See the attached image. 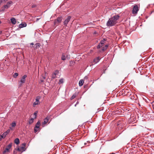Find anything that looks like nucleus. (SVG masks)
<instances>
[{
  "label": "nucleus",
  "mask_w": 154,
  "mask_h": 154,
  "mask_svg": "<svg viewBox=\"0 0 154 154\" xmlns=\"http://www.w3.org/2000/svg\"><path fill=\"white\" fill-rule=\"evenodd\" d=\"M63 78L60 79L59 80L58 84L59 85L63 84Z\"/></svg>",
  "instance_id": "18"
},
{
  "label": "nucleus",
  "mask_w": 154,
  "mask_h": 154,
  "mask_svg": "<svg viewBox=\"0 0 154 154\" xmlns=\"http://www.w3.org/2000/svg\"><path fill=\"white\" fill-rule=\"evenodd\" d=\"M39 129L40 128H36L35 127V128H34V132H37L39 130Z\"/></svg>",
  "instance_id": "28"
},
{
  "label": "nucleus",
  "mask_w": 154,
  "mask_h": 154,
  "mask_svg": "<svg viewBox=\"0 0 154 154\" xmlns=\"http://www.w3.org/2000/svg\"><path fill=\"white\" fill-rule=\"evenodd\" d=\"M39 98H37L36 99V101L35 102H34L33 103V106H34L38 104V102H39Z\"/></svg>",
  "instance_id": "11"
},
{
  "label": "nucleus",
  "mask_w": 154,
  "mask_h": 154,
  "mask_svg": "<svg viewBox=\"0 0 154 154\" xmlns=\"http://www.w3.org/2000/svg\"><path fill=\"white\" fill-rule=\"evenodd\" d=\"M36 6V5H35L33 4L32 5V8H34Z\"/></svg>",
  "instance_id": "33"
},
{
  "label": "nucleus",
  "mask_w": 154,
  "mask_h": 154,
  "mask_svg": "<svg viewBox=\"0 0 154 154\" xmlns=\"http://www.w3.org/2000/svg\"><path fill=\"white\" fill-rule=\"evenodd\" d=\"M14 142L17 144H19L20 143L19 139L18 138H16L14 140Z\"/></svg>",
  "instance_id": "20"
},
{
  "label": "nucleus",
  "mask_w": 154,
  "mask_h": 154,
  "mask_svg": "<svg viewBox=\"0 0 154 154\" xmlns=\"http://www.w3.org/2000/svg\"><path fill=\"white\" fill-rule=\"evenodd\" d=\"M26 26V24L25 23H21L19 25V27L20 28H22L24 27H25Z\"/></svg>",
  "instance_id": "12"
},
{
  "label": "nucleus",
  "mask_w": 154,
  "mask_h": 154,
  "mask_svg": "<svg viewBox=\"0 0 154 154\" xmlns=\"http://www.w3.org/2000/svg\"><path fill=\"white\" fill-rule=\"evenodd\" d=\"M11 144H9L5 148V149L3 152V153L4 154L5 153L9 151V149L11 148Z\"/></svg>",
  "instance_id": "7"
},
{
  "label": "nucleus",
  "mask_w": 154,
  "mask_h": 154,
  "mask_svg": "<svg viewBox=\"0 0 154 154\" xmlns=\"http://www.w3.org/2000/svg\"><path fill=\"white\" fill-rule=\"evenodd\" d=\"M43 79H45V77H44V76H43Z\"/></svg>",
  "instance_id": "38"
},
{
  "label": "nucleus",
  "mask_w": 154,
  "mask_h": 154,
  "mask_svg": "<svg viewBox=\"0 0 154 154\" xmlns=\"http://www.w3.org/2000/svg\"><path fill=\"white\" fill-rule=\"evenodd\" d=\"M6 2L5 0H0V5L3 2Z\"/></svg>",
  "instance_id": "32"
},
{
  "label": "nucleus",
  "mask_w": 154,
  "mask_h": 154,
  "mask_svg": "<svg viewBox=\"0 0 154 154\" xmlns=\"http://www.w3.org/2000/svg\"><path fill=\"white\" fill-rule=\"evenodd\" d=\"M13 127H10V129L11 130H13V128H12Z\"/></svg>",
  "instance_id": "35"
},
{
  "label": "nucleus",
  "mask_w": 154,
  "mask_h": 154,
  "mask_svg": "<svg viewBox=\"0 0 154 154\" xmlns=\"http://www.w3.org/2000/svg\"><path fill=\"white\" fill-rule=\"evenodd\" d=\"M18 75V74L17 73L15 72L13 75V77L14 78H16Z\"/></svg>",
  "instance_id": "26"
},
{
  "label": "nucleus",
  "mask_w": 154,
  "mask_h": 154,
  "mask_svg": "<svg viewBox=\"0 0 154 154\" xmlns=\"http://www.w3.org/2000/svg\"><path fill=\"white\" fill-rule=\"evenodd\" d=\"M120 16L119 15H115L110 18L106 23L107 26H112L116 24L117 20L119 19Z\"/></svg>",
  "instance_id": "1"
},
{
  "label": "nucleus",
  "mask_w": 154,
  "mask_h": 154,
  "mask_svg": "<svg viewBox=\"0 0 154 154\" xmlns=\"http://www.w3.org/2000/svg\"><path fill=\"white\" fill-rule=\"evenodd\" d=\"M71 18L70 16H68L67 19H65L63 22L64 25L65 26H67L68 22L69 21Z\"/></svg>",
  "instance_id": "6"
},
{
  "label": "nucleus",
  "mask_w": 154,
  "mask_h": 154,
  "mask_svg": "<svg viewBox=\"0 0 154 154\" xmlns=\"http://www.w3.org/2000/svg\"><path fill=\"white\" fill-rule=\"evenodd\" d=\"M35 46L34 47V48L35 49H36L41 46V44L39 43H36L35 44Z\"/></svg>",
  "instance_id": "16"
},
{
  "label": "nucleus",
  "mask_w": 154,
  "mask_h": 154,
  "mask_svg": "<svg viewBox=\"0 0 154 154\" xmlns=\"http://www.w3.org/2000/svg\"><path fill=\"white\" fill-rule=\"evenodd\" d=\"M153 108L154 109V105L153 106Z\"/></svg>",
  "instance_id": "41"
},
{
  "label": "nucleus",
  "mask_w": 154,
  "mask_h": 154,
  "mask_svg": "<svg viewBox=\"0 0 154 154\" xmlns=\"http://www.w3.org/2000/svg\"><path fill=\"white\" fill-rule=\"evenodd\" d=\"M108 47V45H105V46L104 47H103L102 48V50L103 51H104Z\"/></svg>",
  "instance_id": "24"
},
{
  "label": "nucleus",
  "mask_w": 154,
  "mask_h": 154,
  "mask_svg": "<svg viewBox=\"0 0 154 154\" xmlns=\"http://www.w3.org/2000/svg\"><path fill=\"white\" fill-rule=\"evenodd\" d=\"M84 81L83 80H81L79 82V85L80 86H82L83 84Z\"/></svg>",
  "instance_id": "17"
},
{
  "label": "nucleus",
  "mask_w": 154,
  "mask_h": 154,
  "mask_svg": "<svg viewBox=\"0 0 154 154\" xmlns=\"http://www.w3.org/2000/svg\"><path fill=\"white\" fill-rule=\"evenodd\" d=\"M34 119V118H31L29 120V123L30 124H32L33 122Z\"/></svg>",
  "instance_id": "22"
},
{
  "label": "nucleus",
  "mask_w": 154,
  "mask_h": 154,
  "mask_svg": "<svg viewBox=\"0 0 154 154\" xmlns=\"http://www.w3.org/2000/svg\"><path fill=\"white\" fill-rule=\"evenodd\" d=\"M103 45H101L100 43H99L97 46V48L98 49H99L100 47H102Z\"/></svg>",
  "instance_id": "29"
},
{
  "label": "nucleus",
  "mask_w": 154,
  "mask_h": 154,
  "mask_svg": "<svg viewBox=\"0 0 154 154\" xmlns=\"http://www.w3.org/2000/svg\"><path fill=\"white\" fill-rule=\"evenodd\" d=\"M12 1H9L8 2L6 5H5L2 8V9L1 10V11H4L5 8H9L12 4Z\"/></svg>",
  "instance_id": "2"
},
{
  "label": "nucleus",
  "mask_w": 154,
  "mask_h": 154,
  "mask_svg": "<svg viewBox=\"0 0 154 154\" xmlns=\"http://www.w3.org/2000/svg\"><path fill=\"white\" fill-rule=\"evenodd\" d=\"M59 73V71L56 70L54 71V72L52 74V78L53 79L57 77L56 75H58Z\"/></svg>",
  "instance_id": "8"
},
{
  "label": "nucleus",
  "mask_w": 154,
  "mask_h": 154,
  "mask_svg": "<svg viewBox=\"0 0 154 154\" xmlns=\"http://www.w3.org/2000/svg\"><path fill=\"white\" fill-rule=\"evenodd\" d=\"M100 60V59L99 57H96L94 59L93 63H94V64L97 63Z\"/></svg>",
  "instance_id": "10"
},
{
  "label": "nucleus",
  "mask_w": 154,
  "mask_h": 154,
  "mask_svg": "<svg viewBox=\"0 0 154 154\" xmlns=\"http://www.w3.org/2000/svg\"><path fill=\"white\" fill-rule=\"evenodd\" d=\"M26 144L25 143L22 144L21 146L18 148L17 150L21 152L25 151V146Z\"/></svg>",
  "instance_id": "3"
},
{
  "label": "nucleus",
  "mask_w": 154,
  "mask_h": 154,
  "mask_svg": "<svg viewBox=\"0 0 154 154\" xmlns=\"http://www.w3.org/2000/svg\"><path fill=\"white\" fill-rule=\"evenodd\" d=\"M76 106V104H75V106Z\"/></svg>",
  "instance_id": "42"
},
{
  "label": "nucleus",
  "mask_w": 154,
  "mask_h": 154,
  "mask_svg": "<svg viewBox=\"0 0 154 154\" xmlns=\"http://www.w3.org/2000/svg\"><path fill=\"white\" fill-rule=\"evenodd\" d=\"M40 125V122L39 121H38L35 125V127L37 128H40L39 127Z\"/></svg>",
  "instance_id": "15"
},
{
  "label": "nucleus",
  "mask_w": 154,
  "mask_h": 154,
  "mask_svg": "<svg viewBox=\"0 0 154 154\" xmlns=\"http://www.w3.org/2000/svg\"><path fill=\"white\" fill-rule=\"evenodd\" d=\"M11 125L12 127H14L16 125V123L15 122H12V123L11 124Z\"/></svg>",
  "instance_id": "21"
},
{
  "label": "nucleus",
  "mask_w": 154,
  "mask_h": 154,
  "mask_svg": "<svg viewBox=\"0 0 154 154\" xmlns=\"http://www.w3.org/2000/svg\"><path fill=\"white\" fill-rule=\"evenodd\" d=\"M30 45H34V44H33V43H30Z\"/></svg>",
  "instance_id": "37"
},
{
  "label": "nucleus",
  "mask_w": 154,
  "mask_h": 154,
  "mask_svg": "<svg viewBox=\"0 0 154 154\" xmlns=\"http://www.w3.org/2000/svg\"><path fill=\"white\" fill-rule=\"evenodd\" d=\"M106 40V39L105 38H104L103 40H102L100 42L101 45H103L105 43Z\"/></svg>",
  "instance_id": "19"
},
{
  "label": "nucleus",
  "mask_w": 154,
  "mask_h": 154,
  "mask_svg": "<svg viewBox=\"0 0 154 154\" xmlns=\"http://www.w3.org/2000/svg\"><path fill=\"white\" fill-rule=\"evenodd\" d=\"M27 75H25L22 77L20 82V86H21L22 85V84L24 83L25 82V79L27 77Z\"/></svg>",
  "instance_id": "4"
},
{
  "label": "nucleus",
  "mask_w": 154,
  "mask_h": 154,
  "mask_svg": "<svg viewBox=\"0 0 154 154\" xmlns=\"http://www.w3.org/2000/svg\"><path fill=\"white\" fill-rule=\"evenodd\" d=\"M66 57L67 59H70V56L67 55Z\"/></svg>",
  "instance_id": "34"
},
{
  "label": "nucleus",
  "mask_w": 154,
  "mask_h": 154,
  "mask_svg": "<svg viewBox=\"0 0 154 154\" xmlns=\"http://www.w3.org/2000/svg\"><path fill=\"white\" fill-rule=\"evenodd\" d=\"M62 17H60L57 18V21L58 23L60 22L62 20Z\"/></svg>",
  "instance_id": "23"
},
{
  "label": "nucleus",
  "mask_w": 154,
  "mask_h": 154,
  "mask_svg": "<svg viewBox=\"0 0 154 154\" xmlns=\"http://www.w3.org/2000/svg\"><path fill=\"white\" fill-rule=\"evenodd\" d=\"M11 21L13 24H15L16 23V21L14 18H12L11 19Z\"/></svg>",
  "instance_id": "13"
},
{
  "label": "nucleus",
  "mask_w": 154,
  "mask_h": 154,
  "mask_svg": "<svg viewBox=\"0 0 154 154\" xmlns=\"http://www.w3.org/2000/svg\"><path fill=\"white\" fill-rule=\"evenodd\" d=\"M43 81H44L43 80H41V82H43Z\"/></svg>",
  "instance_id": "39"
},
{
  "label": "nucleus",
  "mask_w": 154,
  "mask_h": 154,
  "mask_svg": "<svg viewBox=\"0 0 154 154\" xmlns=\"http://www.w3.org/2000/svg\"><path fill=\"white\" fill-rule=\"evenodd\" d=\"M5 137H4L3 136V134L2 135H0V141L2 140V138H4Z\"/></svg>",
  "instance_id": "31"
},
{
  "label": "nucleus",
  "mask_w": 154,
  "mask_h": 154,
  "mask_svg": "<svg viewBox=\"0 0 154 154\" xmlns=\"http://www.w3.org/2000/svg\"><path fill=\"white\" fill-rule=\"evenodd\" d=\"M37 113H38V111H35L34 114V115L35 116L34 118H35V119L36 118V117Z\"/></svg>",
  "instance_id": "30"
},
{
  "label": "nucleus",
  "mask_w": 154,
  "mask_h": 154,
  "mask_svg": "<svg viewBox=\"0 0 154 154\" xmlns=\"http://www.w3.org/2000/svg\"><path fill=\"white\" fill-rule=\"evenodd\" d=\"M138 6L137 5H135L133 7L132 10V13L133 14H137L138 11Z\"/></svg>",
  "instance_id": "5"
},
{
  "label": "nucleus",
  "mask_w": 154,
  "mask_h": 154,
  "mask_svg": "<svg viewBox=\"0 0 154 154\" xmlns=\"http://www.w3.org/2000/svg\"><path fill=\"white\" fill-rule=\"evenodd\" d=\"M110 154H115V153H111Z\"/></svg>",
  "instance_id": "40"
},
{
  "label": "nucleus",
  "mask_w": 154,
  "mask_h": 154,
  "mask_svg": "<svg viewBox=\"0 0 154 154\" xmlns=\"http://www.w3.org/2000/svg\"><path fill=\"white\" fill-rule=\"evenodd\" d=\"M66 59V56L64 55L63 54L62 56L61 57V59L63 60H64Z\"/></svg>",
  "instance_id": "25"
},
{
  "label": "nucleus",
  "mask_w": 154,
  "mask_h": 154,
  "mask_svg": "<svg viewBox=\"0 0 154 154\" xmlns=\"http://www.w3.org/2000/svg\"><path fill=\"white\" fill-rule=\"evenodd\" d=\"M76 97V95L75 94H73L72 96V97H71V100H72L73 99H74V98H75Z\"/></svg>",
  "instance_id": "27"
},
{
  "label": "nucleus",
  "mask_w": 154,
  "mask_h": 154,
  "mask_svg": "<svg viewBox=\"0 0 154 154\" xmlns=\"http://www.w3.org/2000/svg\"><path fill=\"white\" fill-rule=\"evenodd\" d=\"M10 130H8L6 132H5L2 134L4 137H5L10 132Z\"/></svg>",
  "instance_id": "14"
},
{
  "label": "nucleus",
  "mask_w": 154,
  "mask_h": 154,
  "mask_svg": "<svg viewBox=\"0 0 154 154\" xmlns=\"http://www.w3.org/2000/svg\"><path fill=\"white\" fill-rule=\"evenodd\" d=\"M51 116H47L46 118H45L44 120V121L43 122V123L44 124H45L46 123H47L49 119L50 118V117Z\"/></svg>",
  "instance_id": "9"
},
{
  "label": "nucleus",
  "mask_w": 154,
  "mask_h": 154,
  "mask_svg": "<svg viewBox=\"0 0 154 154\" xmlns=\"http://www.w3.org/2000/svg\"><path fill=\"white\" fill-rule=\"evenodd\" d=\"M39 18H37L36 20V21H38L39 20Z\"/></svg>",
  "instance_id": "36"
}]
</instances>
